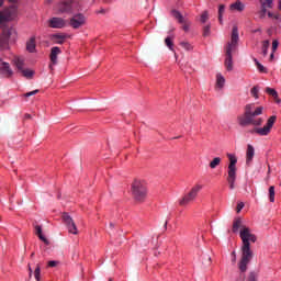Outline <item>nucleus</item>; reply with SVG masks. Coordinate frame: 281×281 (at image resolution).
I'll return each instance as SVG.
<instances>
[{"label": "nucleus", "instance_id": "1", "mask_svg": "<svg viewBox=\"0 0 281 281\" xmlns=\"http://www.w3.org/2000/svg\"><path fill=\"white\" fill-rule=\"evenodd\" d=\"M239 232V237L241 238V258L238 263V269L241 271V273H245L247 271V265L251 262V259L254 258V250H251V244L256 243L258 238L256 235L251 233V229L249 227L243 225V221L240 218H236L233 223V232L236 234Z\"/></svg>", "mask_w": 281, "mask_h": 281}, {"label": "nucleus", "instance_id": "2", "mask_svg": "<svg viewBox=\"0 0 281 281\" xmlns=\"http://www.w3.org/2000/svg\"><path fill=\"white\" fill-rule=\"evenodd\" d=\"M16 16H19V7H16V4H12L3 11H0V30H2L0 35V52L10 49V43L16 41V30L8 25L11 21H14Z\"/></svg>", "mask_w": 281, "mask_h": 281}, {"label": "nucleus", "instance_id": "3", "mask_svg": "<svg viewBox=\"0 0 281 281\" xmlns=\"http://www.w3.org/2000/svg\"><path fill=\"white\" fill-rule=\"evenodd\" d=\"M263 111V106H256L254 103L247 104L244 115L238 117L239 126H261L263 121L258 115H262Z\"/></svg>", "mask_w": 281, "mask_h": 281}, {"label": "nucleus", "instance_id": "4", "mask_svg": "<svg viewBox=\"0 0 281 281\" xmlns=\"http://www.w3.org/2000/svg\"><path fill=\"white\" fill-rule=\"evenodd\" d=\"M238 26H233L232 35H231V41L227 43L225 47V67L227 71H232L234 69V61H233V55L234 52H236V47H238Z\"/></svg>", "mask_w": 281, "mask_h": 281}, {"label": "nucleus", "instance_id": "5", "mask_svg": "<svg viewBox=\"0 0 281 281\" xmlns=\"http://www.w3.org/2000/svg\"><path fill=\"white\" fill-rule=\"evenodd\" d=\"M132 194L135 201H138V203H143V201H146V196L148 195V189L146 188V183L142 180H135L132 183Z\"/></svg>", "mask_w": 281, "mask_h": 281}, {"label": "nucleus", "instance_id": "6", "mask_svg": "<svg viewBox=\"0 0 281 281\" xmlns=\"http://www.w3.org/2000/svg\"><path fill=\"white\" fill-rule=\"evenodd\" d=\"M202 189H203V186L195 184L193 188H191V190L187 194H184L179 200V205H181V207H186V205H190V203H192V201H194V199L199 196V192H201Z\"/></svg>", "mask_w": 281, "mask_h": 281}, {"label": "nucleus", "instance_id": "7", "mask_svg": "<svg viewBox=\"0 0 281 281\" xmlns=\"http://www.w3.org/2000/svg\"><path fill=\"white\" fill-rule=\"evenodd\" d=\"M276 120H278L277 115L270 116L266 125L263 127H256L254 133H257V135H260L261 137L269 135V133H271V128H273V125L276 124Z\"/></svg>", "mask_w": 281, "mask_h": 281}, {"label": "nucleus", "instance_id": "8", "mask_svg": "<svg viewBox=\"0 0 281 281\" xmlns=\"http://www.w3.org/2000/svg\"><path fill=\"white\" fill-rule=\"evenodd\" d=\"M86 23H87V16H85V14H82V13H77V14L72 15V18H70L69 25L74 30H78V29L82 27V25H85Z\"/></svg>", "mask_w": 281, "mask_h": 281}, {"label": "nucleus", "instance_id": "9", "mask_svg": "<svg viewBox=\"0 0 281 281\" xmlns=\"http://www.w3.org/2000/svg\"><path fill=\"white\" fill-rule=\"evenodd\" d=\"M74 8H76V2L64 1L57 5V12H59V14H74Z\"/></svg>", "mask_w": 281, "mask_h": 281}, {"label": "nucleus", "instance_id": "10", "mask_svg": "<svg viewBox=\"0 0 281 281\" xmlns=\"http://www.w3.org/2000/svg\"><path fill=\"white\" fill-rule=\"evenodd\" d=\"M69 234H74L75 236L78 235V227L76 226V222H74V218L69 216L68 213H64L61 216Z\"/></svg>", "mask_w": 281, "mask_h": 281}, {"label": "nucleus", "instance_id": "11", "mask_svg": "<svg viewBox=\"0 0 281 281\" xmlns=\"http://www.w3.org/2000/svg\"><path fill=\"white\" fill-rule=\"evenodd\" d=\"M48 25L54 30H63V27H66L67 21L63 18H53L48 21Z\"/></svg>", "mask_w": 281, "mask_h": 281}, {"label": "nucleus", "instance_id": "12", "mask_svg": "<svg viewBox=\"0 0 281 281\" xmlns=\"http://www.w3.org/2000/svg\"><path fill=\"white\" fill-rule=\"evenodd\" d=\"M259 3L261 5L258 12L259 19H265L267 16V8H273V0H259Z\"/></svg>", "mask_w": 281, "mask_h": 281}, {"label": "nucleus", "instance_id": "13", "mask_svg": "<svg viewBox=\"0 0 281 281\" xmlns=\"http://www.w3.org/2000/svg\"><path fill=\"white\" fill-rule=\"evenodd\" d=\"M12 68H10V64L2 61L0 59V75L3 76L4 78H10L12 76Z\"/></svg>", "mask_w": 281, "mask_h": 281}, {"label": "nucleus", "instance_id": "14", "mask_svg": "<svg viewBox=\"0 0 281 281\" xmlns=\"http://www.w3.org/2000/svg\"><path fill=\"white\" fill-rule=\"evenodd\" d=\"M58 54H61L60 47L54 46L50 49V55H49L52 65H58ZM52 65H49V68L54 69Z\"/></svg>", "mask_w": 281, "mask_h": 281}, {"label": "nucleus", "instance_id": "15", "mask_svg": "<svg viewBox=\"0 0 281 281\" xmlns=\"http://www.w3.org/2000/svg\"><path fill=\"white\" fill-rule=\"evenodd\" d=\"M229 10L232 12H244L245 11V3L240 0H236L234 3L229 5Z\"/></svg>", "mask_w": 281, "mask_h": 281}, {"label": "nucleus", "instance_id": "16", "mask_svg": "<svg viewBox=\"0 0 281 281\" xmlns=\"http://www.w3.org/2000/svg\"><path fill=\"white\" fill-rule=\"evenodd\" d=\"M227 157L229 159L228 172L236 173V164H238V159L232 154H227Z\"/></svg>", "mask_w": 281, "mask_h": 281}, {"label": "nucleus", "instance_id": "17", "mask_svg": "<svg viewBox=\"0 0 281 281\" xmlns=\"http://www.w3.org/2000/svg\"><path fill=\"white\" fill-rule=\"evenodd\" d=\"M35 234L44 245H49V239L43 235V228L40 225L35 226Z\"/></svg>", "mask_w": 281, "mask_h": 281}, {"label": "nucleus", "instance_id": "18", "mask_svg": "<svg viewBox=\"0 0 281 281\" xmlns=\"http://www.w3.org/2000/svg\"><path fill=\"white\" fill-rule=\"evenodd\" d=\"M26 52L30 54L36 52V37L33 36L26 42Z\"/></svg>", "mask_w": 281, "mask_h": 281}, {"label": "nucleus", "instance_id": "19", "mask_svg": "<svg viewBox=\"0 0 281 281\" xmlns=\"http://www.w3.org/2000/svg\"><path fill=\"white\" fill-rule=\"evenodd\" d=\"M50 38H52L53 43H55L56 45H63V43H65V38H67V36L60 35V34H53Z\"/></svg>", "mask_w": 281, "mask_h": 281}, {"label": "nucleus", "instance_id": "20", "mask_svg": "<svg viewBox=\"0 0 281 281\" xmlns=\"http://www.w3.org/2000/svg\"><path fill=\"white\" fill-rule=\"evenodd\" d=\"M255 149L254 146L248 145L247 151H246V164L249 165V162L254 159Z\"/></svg>", "mask_w": 281, "mask_h": 281}, {"label": "nucleus", "instance_id": "21", "mask_svg": "<svg viewBox=\"0 0 281 281\" xmlns=\"http://www.w3.org/2000/svg\"><path fill=\"white\" fill-rule=\"evenodd\" d=\"M266 93H268V95H271V98H273V100L280 104V98H278V91H276V89L273 88H266Z\"/></svg>", "mask_w": 281, "mask_h": 281}, {"label": "nucleus", "instance_id": "22", "mask_svg": "<svg viewBox=\"0 0 281 281\" xmlns=\"http://www.w3.org/2000/svg\"><path fill=\"white\" fill-rule=\"evenodd\" d=\"M227 182H228L229 189L234 190V188H236V186H235V183H236V173L228 172Z\"/></svg>", "mask_w": 281, "mask_h": 281}, {"label": "nucleus", "instance_id": "23", "mask_svg": "<svg viewBox=\"0 0 281 281\" xmlns=\"http://www.w3.org/2000/svg\"><path fill=\"white\" fill-rule=\"evenodd\" d=\"M13 63L19 71H23V66L25 65V61L21 57H14Z\"/></svg>", "mask_w": 281, "mask_h": 281}, {"label": "nucleus", "instance_id": "24", "mask_svg": "<svg viewBox=\"0 0 281 281\" xmlns=\"http://www.w3.org/2000/svg\"><path fill=\"white\" fill-rule=\"evenodd\" d=\"M172 18L177 19V21L179 23H186V20L183 19V15L181 14V12L177 11V10H172L171 11Z\"/></svg>", "mask_w": 281, "mask_h": 281}, {"label": "nucleus", "instance_id": "25", "mask_svg": "<svg viewBox=\"0 0 281 281\" xmlns=\"http://www.w3.org/2000/svg\"><path fill=\"white\" fill-rule=\"evenodd\" d=\"M216 87H218V89H223V87H225V77L221 74L216 75Z\"/></svg>", "mask_w": 281, "mask_h": 281}, {"label": "nucleus", "instance_id": "26", "mask_svg": "<svg viewBox=\"0 0 281 281\" xmlns=\"http://www.w3.org/2000/svg\"><path fill=\"white\" fill-rule=\"evenodd\" d=\"M20 72L22 76H24V78H27L29 80L34 77V70L23 68Z\"/></svg>", "mask_w": 281, "mask_h": 281}, {"label": "nucleus", "instance_id": "27", "mask_svg": "<svg viewBox=\"0 0 281 281\" xmlns=\"http://www.w3.org/2000/svg\"><path fill=\"white\" fill-rule=\"evenodd\" d=\"M225 14V4H220L218 7V21L223 25V15Z\"/></svg>", "mask_w": 281, "mask_h": 281}, {"label": "nucleus", "instance_id": "28", "mask_svg": "<svg viewBox=\"0 0 281 281\" xmlns=\"http://www.w3.org/2000/svg\"><path fill=\"white\" fill-rule=\"evenodd\" d=\"M173 37H166L165 38V44L168 46V48L170 49V52H175V43L172 42Z\"/></svg>", "mask_w": 281, "mask_h": 281}, {"label": "nucleus", "instance_id": "29", "mask_svg": "<svg viewBox=\"0 0 281 281\" xmlns=\"http://www.w3.org/2000/svg\"><path fill=\"white\" fill-rule=\"evenodd\" d=\"M180 47H182L183 49H186V52H192V49H194V47L192 46V44H190L189 42H180Z\"/></svg>", "mask_w": 281, "mask_h": 281}, {"label": "nucleus", "instance_id": "30", "mask_svg": "<svg viewBox=\"0 0 281 281\" xmlns=\"http://www.w3.org/2000/svg\"><path fill=\"white\" fill-rule=\"evenodd\" d=\"M269 199L270 203H273L276 201V187L273 186L269 188Z\"/></svg>", "mask_w": 281, "mask_h": 281}, {"label": "nucleus", "instance_id": "31", "mask_svg": "<svg viewBox=\"0 0 281 281\" xmlns=\"http://www.w3.org/2000/svg\"><path fill=\"white\" fill-rule=\"evenodd\" d=\"M217 166H221V157H215L211 162H210V168L214 170Z\"/></svg>", "mask_w": 281, "mask_h": 281}, {"label": "nucleus", "instance_id": "32", "mask_svg": "<svg viewBox=\"0 0 281 281\" xmlns=\"http://www.w3.org/2000/svg\"><path fill=\"white\" fill-rule=\"evenodd\" d=\"M269 45H270L269 40H266V41L262 42V54H263V56H267V54L269 52Z\"/></svg>", "mask_w": 281, "mask_h": 281}, {"label": "nucleus", "instance_id": "33", "mask_svg": "<svg viewBox=\"0 0 281 281\" xmlns=\"http://www.w3.org/2000/svg\"><path fill=\"white\" fill-rule=\"evenodd\" d=\"M259 91H260V89L258 88V86L252 87L250 90L252 98H255L256 100H258V98H259L258 97Z\"/></svg>", "mask_w": 281, "mask_h": 281}, {"label": "nucleus", "instance_id": "34", "mask_svg": "<svg viewBox=\"0 0 281 281\" xmlns=\"http://www.w3.org/2000/svg\"><path fill=\"white\" fill-rule=\"evenodd\" d=\"M34 278L36 281H41V266H37L34 271Z\"/></svg>", "mask_w": 281, "mask_h": 281}, {"label": "nucleus", "instance_id": "35", "mask_svg": "<svg viewBox=\"0 0 281 281\" xmlns=\"http://www.w3.org/2000/svg\"><path fill=\"white\" fill-rule=\"evenodd\" d=\"M207 19H210V13H207V11H204V12L201 14V23H206V22H207Z\"/></svg>", "mask_w": 281, "mask_h": 281}, {"label": "nucleus", "instance_id": "36", "mask_svg": "<svg viewBox=\"0 0 281 281\" xmlns=\"http://www.w3.org/2000/svg\"><path fill=\"white\" fill-rule=\"evenodd\" d=\"M246 281H258V274L256 272H250Z\"/></svg>", "mask_w": 281, "mask_h": 281}, {"label": "nucleus", "instance_id": "37", "mask_svg": "<svg viewBox=\"0 0 281 281\" xmlns=\"http://www.w3.org/2000/svg\"><path fill=\"white\" fill-rule=\"evenodd\" d=\"M257 66V69L261 72H265V66H262V64L259 63L258 59H254Z\"/></svg>", "mask_w": 281, "mask_h": 281}, {"label": "nucleus", "instance_id": "38", "mask_svg": "<svg viewBox=\"0 0 281 281\" xmlns=\"http://www.w3.org/2000/svg\"><path fill=\"white\" fill-rule=\"evenodd\" d=\"M41 90L36 89V90H33L31 92H26L24 94V98H31V95H36V93H38Z\"/></svg>", "mask_w": 281, "mask_h": 281}, {"label": "nucleus", "instance_id": "39", "mask_svg": "<svg viewBox=\"0 0 281 281\" xmlns=\"http://www.w3.org/2000/svg\"><path fill=\"white\" fill-rule=\"evenodd\" d=\"M279 45H280V43L278 42V40H273V42H272V52H276L278 49Z\"/></svg>", "mask_w": 281, "mask_h": 281}, {"label": "nucleus", "instance_id": "40", "mask_svg": "<svg viewBox=\"0 0 281 281\" xmlns=\"http://www.w3.org/2000/svg\"><path fill=\"white\" fill-rule=\"evenodd\" d=\"M203 36H210V25L204 26Z\"/></svg>", "mask_w": 281, "mask_h": 281}, {"label": "nucleus", "instance_id": "41", "mask_svg": "<svg viewBox=\"0 0 281 281\" xmlns=\"http://www.w3.org/2000/svg\"><path fill=\"white\" fill-rule=\"evenodd\" d=\"M243 207H245V203L240 202L237 204V207H236L237 214H239V212L243 210Z\"/></svg>", "mask_w": 281, "mask_h": 281}, {"label": "nucleus", "instance_id": "42", "mask_svg": "<svg viewBox=\"0 0 281 281\" xmlns=\"http://www.w3.org/2000/svg\"><path fill=\"white\" fill-rule=\"evenodd\" d=\"M58 261H48V267H56Z\"/></svg>", "mask_w": 281, "mask_h": 281}, {"label": "nucleus", "instance_id": "43", "mask_svg": "<svg viewBox=\"0 0 281 281\" xmlns=\"http://www.w3.org/2000/svg\"><path fill=\"white\" fill-rule=\"evenodd\" d=\"M182 30H183L184 32H188V31L190 30V27L188 26V24H184V25L182 26Z\"/></svg>", "mask_w": 281, "mask_h": 281}, {"label": "nucleus", "instance_id": "44", "mask_svg": "<svg viewBox=\"0 0 281 281\" xmlns=\"http://www.w3.org/2000/svg\"><path fill=\"white\" fill-rule=\"evenodd\" d=\"M24 119H25V120H32V115H31V114H25V115H24Z\"/></svg>", "mask_w": 281, "mask_h": 281}, {"label": "nucleus", "instance_id": "45", "mask_svg": "<svg viewBox=\"0 0 281 281\" xmlns=\"http://www.w3.org/2000/svg\"><path fill=\"white\" fill-rule=\"evenodd\" d=\"M232 256H234L233 262H236V251H233V252H232Z\"/></svg>", "mask_w": 281, "mask_h": 281}, {"label": "nucleus", "instance_id": "46", "mask_svg": "<svg viewBox=\"0 0 281 281\" xmlns=\"http://www.w3.org/2000/svg\"><path fill=\"white\" fill-rule=\"evenodd\" d=\"M273 13L272 12H268V16H269V19H273Z\"/></svg>", "mask_w": 281, "mask_h": 281}, {"label": "nucleus", "instance_id": "47", "mask_svg": "<svg viewBox=\"0 0 281 281\" xmlns=\"http://www.w3.org/2000/svg\"><path fill=\"white\" fill-rule=\"evenodd\" d=\"M272 19H276L278 21V19H280L279 14H274Z\"/></svg>", "mask_w": 281, "mask_h": 281}, {"label": "nucleus", "instance_id": "48", "mask_svg": "<svg viewBox=\"0 0 281 281\" xmlns=\"http://www.w3.org/2000/svg\"><path fill=\"white\" fill-rule=\"evenodd\" d=\"M110 227H111V229H113L115 227V224H113V222H111Z\"/></svg>", "mask_w": 281, "mask_h": 281}, {"label": "nucleus", "instance_id": "49", "mask_svg": "<svg viewBox=\"0 0 281 281\" xmlns=\"http://www.w3.org/2000/svg\"><path fill=\"white\" fill-rule=\"evenodd\" d=\"M9 3H16L18 0H8Z\"/></svg>", "mask_w": 281, "mask_h": 281}, {"label": "nucleus", "instance_id": "50", "mask_svg": "<svg viewBox=\"0 0 281 281\" xmlns=\"http://www.w3.org/2000/svg\"><path fill=\"white\" fill-rule=\"evenodd\" d=\"M276 52H272L271 53V55H270V60H273V54H274Z\"/></svg>", "mask_w": 281, "mask_h": 281}, {"label": "nucleus", "instance_id": "51", "mask_svg": "<svg viewBox=\"0 0 281 281\" xmlns=\"http://www.w3.org/2000/svg\"><path fill=\"white\" fill-rule=\"evenodd\" d=\"M29 271H30L29 276L30 278H32V268H29Z\"/></svg>", "mask_w": 281, "mask_h": 281}, {"label": "nucleus", "instance_id": "52", "mask_svg": "<svg viewBox=\"0 0 281 281\" xmlns=\"http://www.w3.org/2000/svg\"><path fill=\"white\" fill-rule=\"evenodd\" d=\"M54 0H45V3H52Z\"/></svg>", "mask_w": 281, "mask_h": 281}, {"label": "nucleus", "instance_id": "53", "mask_svg": "<svg viewBox=\"0 0 281 281\" xmlns=\"http://www.w3.org/2000/svg\"><path fill=\"white\" fill-rule=\"evenodd\" d=\"M1 5H3V0H0V8H1Z\"/></svg>", "mask_w": 281, "mask_h": 281}, {"label": "nucleus", "instance_id": "54", "mask_svg": "<svg viewBox=\"0 0 281 281\" xmlns=\"http://www.w3.org/2000/svg\"><path fill=\"white\" fill-rule=\"evenodd\" d=\"M168 226V221H166V223H165V227H167Z\"/></svg>", "mask_w": 281, "mask_h": 281}, {"label": "nucleus", "instance_id": "55", "mask_svg": "<svg viewBox=\"0 0 281 281\" xmlns=\"http://www.w3.org/2000/svg\"><path fill=\"white\" fill-rule=\"evenodd\" d=\"M100 13H101V14H104V10H101Z\"/></svg>", "mask_w": 281, "mask_h": 281}, {"label": "nucleus", "instance_id": "56", "mask_svg": "<svg viewBox=\"0 0 281 281\" xmlns=\"http://www.w3.org/2000/svg\"><path fill=\"white\" fill-rule=\"evenodd\" d=\"M109 281H113V279H109Z\"/></svg>", "mask_w": 281, "mask_h": 281}, {"label": "nucleus", "instance_id": "57", "mask_svg": "<svg viewBox=\"0 0 281 281\" xmlns=\"http://www.w3.org/2000/svg\"><path fill=\"white\" fill-rule=\"evenodd\" d=\"M31 256H34V252Z\"/></svg>", "mask_w": 281, "mask_h": 281}]
</instances>
